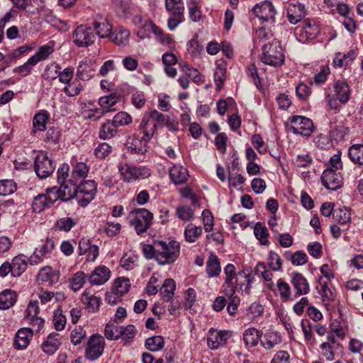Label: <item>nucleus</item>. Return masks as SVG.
I'll list each match as a JSON object with an SVG mask.
<instances>
[{"label": "nucleus", "mask_w": 363, "mask_h": 363, "mask_svg": "<svg viewBox=\"0 0 363 363\" xmlns=\"http://www.w3.org/2000/svg\"><path fill=\"white\" fill-rule=\"evenodd\" d=\"M335 221L340 225H345L350 222L351 216L350 211L345 208H338L333 213Z\"/></svg>", "instance_id": "52"}, {"label": "nucleus", "mask_w": 363, "mask_h": 363, "mask_svg": "<svg viewBox=\"0 0 363 363\" xmlns=\"http://www.w3.org/2000/svg\"><path fill=\"white\" fill-rule=\"evenodd\" d=\"M93 26L99 37L111 38L112 27L107 20L101 17L94 21Z\"/></svg>", "instance_id": "31"}, {"label": "nucleus", "mask_w": 363, "mask_h": 363, "mask_svg": "<svg viewBox=\"0 0 363 363\" xmlns=\"http://www.w3.org/2000/svg\"><path fill=\"white\" fill-rule=\"evenodd\" d=\"M33 333L29 328H24L18 330L15 335L13 346L17 350H23L28 347Z\"/></svg>", "instance_id": "20"}, {"label": "nucleus", "mask_w": 363, "mask_h": 363, "mask_svg": "<svg viewBox=\"0 0 363 363\" xmlns=\"http://www.w3.org/2000/svg\"><path fill=\"white\" fill-rule=\"evenodd\" d=\"M160 123L165 125L170 131H177L179 129V123L174 114L164 115L160 113Z\"/></svg>", "instance_id": "54"}, {"label": "nucleus", "mask_w": 363, "mask_h": 363, "mask_svg": "<svg viewBox=\"0 0 363 363\" xmlns=\"http://www.w3.org/2000/svg\"><path fill=\"white\" fill-rule=\"evenodd\" d=\"M79 255H86V261L94 262L99 255V247L91 245L90 240L83 238L79 242Z\"/></svg>", "instance_id": "17"}, {"label": "nucleus", "mask_w": 363, "mask_h": 363, "mask_svg": "<svg viewBox=\"0 0 363 363\" xmlns=\"http://www.w3.org/2000/svg\"><path fill=\"white\" fill-rule=\"evenodd\" d=\"M321 181L328 189L333 191L339 189L343 184V178L340 173L332 168H327L323 172Z\"/></svg>", "instance_id": "12"}, {"label": "nucleus", "mask_w": 363, "mask_h": 363, "mask_svg": "<svg viewBox=\"0 0 363 363\" xmlns=\"http://www.w3.org/2000/svg\"><path fill=\"white\" fill-rule=\"evenodd\" d=\"M254 234L257 240H259L260 243L263 245H268V230L267 228L260 223H256L254 228Z\"/></svg>", "instance_id": "56"}, {"label": "nucleus", "mask_w": 363, "mask_h": 363, "mask_svg": "<svg viewBox=\"0 0 363 363\" xmlns=\"http://www.w3.org/2000/svg\"><path fill=\"white\" fill-rule=\"evenodd\" d=\"M152 33L155 35L156 38H159L157 27L150 20H145L144 24L137 31V35L141 39L149 38Z\"/></svg>", "instance_id": "39"}, {"label": "nucleus", "mask_w": 363, "mask_h": 363, "mask_svg": "<svg viewBox=\"0 0 363 363\" xmlns=\"http://www.w3.org/2000/svg\"><path fill=\"white\" fill-rule=\"evenodd\" d=\"M262 335V332L255 328H249L243 333V340L247 347H254L261 340Z\"/></svg>", "instance_id": "28"}, {"label": "nucleus", "mask_w": 363, "mask_h": 363, "mask_svg": "<svg viewBox=\"0 0 363 363\" xmlns=\"http://www.w3.org/2000/svg\"><path fill=\"white\" fill-rule=\"evenodd\" d=\"M121 96L116 94H111L99 99V104L106 113L116 111L114 106L119 102Z\"/></svg>", "instance_id": "33"}, {"label": "nucleus", "mask_w": 363, "mask_h": 363, "mask_svg": "<svg viewBox=\"0 0 363 363\" xmlns=\"http://www.w3.org/2000/svg\"><path fill=\"white\" fill-rule=\"evenodd\" d=\"M54 52V48L52 45H45L40 46L37 52L30 57V62L35 63L36 65L41 61L47 60L49 56Z\"/></svg>", "instance_id": "43"}, {"label": "nucleus", "mask_w": 363, "mask_h": 363, "mask_svg": "<svg viewBox=\"0 0 363 363\" xmlns=\"http://www.w3.org/2000/svg\"><path fill=\"white\" fill-rule=\"evenodd\" d=\"M54 67L55 69V72L56 74L57 72H59L57 76L59 77V81L60 82L64 83V84H68L70 82V81L72 80V79L73 77V74H74L73 69H72L70 67H67L62 72H59V70L60 69V65H55L54 66Z\"/></svg>", "instance_id": "61"}, {"label": "nucleus", "mask_w": 363, "mask_h": 363, "mask_svg": "<svg viewBox=\"0 0 363 363\" xmlns=\"http://www.w3.org/2000/svg\"><path fill=\"white\" fill-rule=\"evenodd\" d=\"M117 133V128L113 123L108 120L106 123H103L100 131L99 138L104 140L112 138Z\"/></svg>", "instance_id": "48"}, {"label": "nucleus", "mask_w": 363, "mask_h": 363, "mask_svg": "<svg viewBox=\"0 0 363 363\" xmlns=\"http://www.w3.org/2000/svg\"><path fill=\"white\" fill-rule=\"evenodd\" d=\"M49 116L47 113H38L35 114L33 121L34 132L45 130Z\"/></svg>", "instance_id": "57"}, {"label": "nucleus", "mask_w": 363, "mask_h": 363, "mask_svg": "<svg viewBox=\"0 0 363 363\" xmlns=\"http://www.w3.org/2000/svg\"><path fill=\"white\" fill-rule=\"evenodd\" d=\"M165 6L171 14H184V7L182 0H166Z\"/></svg>", "instance_id": "59"}, {"label": "nucleus", "mask_w": 363, "mask_h": 363, "mask_svg": "<svg viewBox=\"0 0 363 363\" xmlns=\"http://www.w3.org/2000/svg\"><path fill=\"white\" fill-rule=\"evenodd\" d=\"M328 281L320 277L318 282L320 288V295L323 301H330L335 298V294L333 290L328 286Z\"/></svg>", "instance_id": "51"}, {"label": "nucleus", "mask_w": 363, "mask_h": 363, "mask_svg": "<svg viewBox=\"0 0 363 363\" xmlns=\"http://www.w3.org/2000/svg\"><path fill=\"white\" fill-rule=\"evenodd\" d=\"M202 234V228L200 226H196L192 223L187 225L184 230V237L186 241L189 242H196Z\"/></svg>", "instance_id": "44"}, {"label": "nucleus", "mask_w": 363, "mask_h": 363, "mask_svg": "<svg viewBox=\"0 0 363 363\" xmlns=\"http://www.w3.org/2000/svg\"><path fill=\"white\" fill-rule=\"evenodd\" d=\"M176 282L173 279H166L160 286V298L164 301H169L174 295Z\"/></svg>", "instance_id": "27"}, {"label": "nucleus", "mask_w": 363, "mask_h": 363, "mask_svg": "<svg viewBox=\"0 0 363 363\" xmlns=\"http://www.w3.org/2000/svg\"><path fill=\"white\" fill-rule=\"evenodd\" d=\"M82 302L86 306L89 311L96 312L99 308L101 298L86 290L82 294Z\"/></svg>", "instance_id": "34"}, {"label": "nucleus", "mask_w": 363, "mask_h": 363, "mask_svg": "<svg viewBox=\"0 0 363 363\" xmlns=\"http://www.w3.org/2000/svg\"><path fill=\"white\" fill-rule=\"evenodd\" d=\"M169 177L175 184H181L187 180L188 171L182 166L174 165L169 170Z\"/></svg>", "instance_id": "32"}, {"label": "nucleus", "mask_w": 363, "mask_h": 363, "mask_svg": "<svg viewBox=\"0 0 363 363\" xmlns=\"http://www.w3.org/2000/svg\"><path fill=\"white\" fill-rule=\"evenodd\" d=\"M231 337V333L227 330H218L211 328L206 337L207 346L211 350H217L225 345L228 340Z\"/></svg>", "instance_id": "10"}, {"label": "nucleus", "mask_w": 363, "mask_h": 363, "mask_svg": "<svg viewBox=\"0 0 363 363\" xmlns=\"http://www.w3.org/2000/svg\"><path fill=\"white\" fill-rule=\"evenodd\" d=\"M226 68L223 64H218L216 66L214 72V81L216 86V89L220 91L225 80Z\"/></svg>", "instance_id": "55"}, {"label": "nucleus", "mask_w": 363, "mask_h": 363, "mask_svg": "<svg viewBox=\"0 0 363 363\" xmlns=\"http://www.w3.org/2000/svg\"><path fill=\"white\" fill-rule=\"evenodd\" d=\"M136 333V329L134 325H129L125 328L120 327V337L124 343L130 342Z\"/></svg>", "instance_id": "62"}, {"label": "nucleus", "mask_w": 363, "mask_h": 363, "mask_svg": "<svg viewBox=\"0 0 363 363\" xmlns=\"http://www.w3.org/2000/svg\"><path fill=\"white\" fill-rule=\"evenodd\" d=\"M130 288V282L129 279L119 277L114 281L111 290L113 291V294L122 297L128 292Z\"/></svg>", "instance_id": "37"}, {"label": "nucleus", "mask_w": 363, "mask_h": 363, "mask_svg": "<svg viewBox=\"0 0 363 363\" xmlns=\"http://www.w3.org/2000/svg\"><path fill=\"white\" fill-rule=\"evenodd\" d=\"M110 277L111 271L107 267L99 266L90 274L89 281L92 285H102L110 279Z\"/></svg>", "instance_id": "18"}, {"label": "nucleus", "mask_w": 363, "mask_h": 363, "mask_svg": "<svg viewBox=\"0 0 363 363\" xmlns=\"http://www.w3.org/2000/svg\"><path fill=\"white\" fill-rule=\"evenodd\" d=\"M59 189L61 200L69 201L74 197L76 198L77 184L75 182H69L68 179L67 182L61 183Z\"/></svg>", "instance_id": "29"}, {"label": "nucleus", "mask_w": 363, "mask_h": 363, "mask_svg": "<svg viewBox=\"0 0 363 363\" xmlns=\"http://www.w3.org/2000/svg\"><path fill=\"white\" fill-rule=\"evenodd\" d=\"M94 74V69L91 61H82L79 63L77 70V77L83 81L89 80Z\"/></svg>", "instance_id": "35"}, {"label": "nucleus", "mask_w": 363, "mask_h": 363, "mask_svg": "<svg viewBox=\"0 0 363 363\" xmlns=\"http://www.w3.org/2000/svg\"><path fill=\"white\" fill-rule=\"evenodd\" d=\"M255 15L262 21L274 22L277 13L272 3L269 1H264L257 4L253 8Z\"/></svg>", "instance_id": "13"}, {"label": "nucleus", "mask_w": 363, "mask_h": 363, "mask_svg": "<svg viewBox=\"0 0 363 363\" xmlns=\"http://www.w3.org/2000/svg\"><path fill=\"white\" fill-rule=\"evenodd\" d=\"M60 337L57 333H52L47 340L42 344V349L44 352L51 355L53 354L60 345Z\"/></svg>", "instance_id": "26"}, {"label": "nucleus", "mask_w": 363, "mask_h": 363, "mask_svg": "<svg viewBox=\"0 0 363 363\" xmlns=\"http://www.w3.org/2000/svg\"><path fill=\"white\" fill-rule=\"evenodd\" d=\"M189 17L193 21H198L201 17L199 3L197 0H191L188 3Z\"/></svg>", "instance_id": "63"}, {"label": "nucleus", "mask_w": 363, "mask_h": 363, "mask_svg": "<svg viewBox=\"0 0 363 363\" xmlns=\"http://www.w3.org/2000/svg\"><path fill=\"white\" fill-rule=\"evenodd\" d=\"M284 257L291 262L293 265L301 266L308 262L307 255L301 251H296L294 253L286 251L284 254Z\"/></svg>", "instance_id": "42"}, {"label": "nucleus", "mask_w": 363, "mask_h": 363, "mask_svg": "<svg viewBox=\"0 0 363 363\" xmlns=\"http://www.w3.org/2000/svg\"><path fill=\"white\" fill-rule=\"evenodd\" d=\"M356 57V53L350 50L346 54L337 53L333 59V65L336 67H347L350 65Z\"/></svg>", "instance_id": "41"}, {"label": "nucleus", "mask_w": 363, "mask_h": 363, "mask_svg": "<svg viewBox=\"0 0 363 363\" xmlns=\"http://www.w3.org/2000/svg\"><path fill=\"white\" fill-rule=\"evenodd\" d=\"M128 219L137 234L142 235L152 225L153 214L146 208H138L129 213Z\"/></svg>", "instance_id": "3"}, {"label": "nucleus", "mask_w": 363, "mask_h": 363, "mask_svg": "<svg viewBox=\"0 0 363 363\" xmlns=\"http://www.w3.org/2000/svg\"><path fill=\"white\" fill-rule=\"evenodd\" d=\"M277 286L281 300L283 302L289 301L291 296V289L290 285L283 279H279L277 282Z\"/></svg>", "instance_id": "50"}, {"label": "nucleus", "mask_w": 363, "mask_h": 363, "mask_svg": "<svg viewBox=\"0 0 363 363\" xmlns=\"http://www.w3.org/2000/svg\"><path fill=\"white\" fill-rule=\"evenodd\" d=\"M223 294L229 299V303L227 306V311L230 315H234L237 311L238 307L240 304V298L235 295V293H232L228 290V288L223 289Z\"/></svg>", "instance_id": "45"}, {"label": "nucleus", "mask_w": 363, "mask_h": 363, "mask_svg": "<svg viewBox=\"0 0 363 363\" xmlns=\"http://www.w3.org/2000/svg\"><path fill=\"white\" fill-rule=\"evenodd\" d=\"M13 277H19L27 268L28 261L23 255L15 257L11 263Z\"/></svg>", "instance_id": "36"}, {"label": "nucleus", "mask_w": 363, "mask_h": 363, "mask_svg": "<svg viewBox=\"0 0 363 363\" xmlns=\"http://www.w3.org/2000/svg\"><path fill=\"white\" fill-rule=\"evenodd\" d=\"M17 189V184L13 179L0 180V196H6L14 193Z\"/></svg>", "instance_id": "53"}, {"label": "nucleus", "mask_w": 363, "mask_h": 363, "mask_svg": "<svg viewBox=\"0 0 363 363\" xmlns=\"http://www.w3.org/2000/svg\"><path fill=\"white\" fill-rule=\"evenodd\" d=\"M17 295L11 290H4L0 293V309L6 310L12 307L16 301Z\"/></svg>", "instance_id": "38"}, {"label": "nucleus", "mask_w": 363, "mask_h": 363, "mask_svg": "<svg viewBox=\"0 0 363 363\" xmlns=\"http://www.w3.org/2000/svg\"><path fill=\"white\" fill-rule=\"evenodd\" d=\"M289 121L291 123L289 129L294 134L308 137L313 132V123L308 118L293 116L289 118Z\"/></svg>", "instance_id": "6"}, {"label": "nucleus", "mask_w": 363, "mask_h": 363, "mask_svg": "<svg viewBox=\"0 0 363 363\" xmlns=\"http://www.w3.org/2000/svg\"><path fill=\"white\" fill-rule=\"evenodd\" d=\"M162 60L164 65V71L166 75L171 78L175 77L177 72L174 66L177 62V56L172 52H165L162 55Z\"/></svg>", "instance_id": "21"}, {"label": "nucleus", "mask_w": 363, "mask_h": 363, "mask_svg": "<svg viewBox=\"0 0 363 363\" xmlns=\"http://www.w3.org/2000/svg\"><path fill=\"white\" fill-rule=\"evenodd\" d=\"M111 121L118 128L120 126L130 124L132 122V117L128 113L121 111L115 115Z\"/></svg>", "instance_id": "60"}, {"label": "nucleus", "mask_w": 363, "mask_h": 363, "mask_svg": "<svg viewBox=\"0 0 363 363\" xmlns=\"http://www.w3.org/2000/svg\"><path fill=\"white\" fill-rule=\"evenodd\" d=\"M334 96L340 104H345L350 96V90L348 84L343 81H337L333 84Z\"/></svg>", "instance_id": "23"}, {"label": "nucleus", "mask_w": 363, "mask_h": 363, "mask_svg": "<svg viewBox=\"0 0 363 363\" xmlns=\"http://www.w3.org/2000/svg\"><path fill=\"white\" fill-rule=\"evenodd\" d=\"M262 62L274 67H281L285 60L283 48L279 40L272 42L262 46Z\"/></svg>", "instance_id": "2"}, {"label": "nucleus", "mask_w": 363, "mask_h": 363, "mask_svg": "<svg viewBox=\"0 0 363 363\" xmlns=\"http://www.w3.org/2000/svg\"><path fill=\"white\" fill-rule=\"evenodd\" d=\"M118 170L122 178L126 182L143 179L150 175V171L146 167H138L127 163L121 164Z\"/></svg>", "instance_id": "7"}, {"label": "nucleus", "mask_w": 363, "mask_h": 363, "mask_svg": "<svg viewBox=\"0 0 363 363\" xmlns=\"http://www.w3.org/2000/svg\"><path fill=\"white\" fill-rule=\"evenodd\" d=\"M158 125L159 112L157 110L145 113L140 124L144 136L141 138L135 135L130 136L125 143L128 150L131 153L144 154L147 151L146 143L157 133Z\"/></svg>", "instance_id": "1"}, {"label": "nucleus", "mask_w": 363, "mask_h": 363, "mask_svg": "<svg viewBox=\"0 0 363 363\" xmlns=\"http://www.w3.org/2000/svg\"><path fill=\"white\" fill-rule=\"evenodd\" d=\"M72 39L77 47H88L94 43L95 35L91 28L81 25L74 30Z\"/></svg>", "instance_id": "9"}, {"label": "nucleus", "mask_w": 363, "mask_h": 363, "mask_svg": "<svg viewBox=\"0 0 363 363\" xmlns=\"http://www.w3.org/2000/svg\"><path fill=\"white\" fill-rule=\"evenodd\" d=\"M130 32L122 28H118L114 33H111V40L118 45H125L128 43Z\"/></svg>", "instance_id": "47"}, {"label": "nucleus", "mask_w": 363, "mask_h": 363, "mask_svg": "<svg viewBox=\"0 0 363 363\" xmlns=\"http://www.w3.org/2000/svg\"><path fill=\"white\" fill-rule=\"evenodd\" d=\"M89 167L84 162L76 163L72 168L69 182H75L79 184L87 177Z\"/></svg>", "instance_id": "22"}, {"label": "nucleus", "mask_w": 363, "mask_h": 363, "mask_svg": "<svg viewBox=\"0 0 363 363\" xmlns=\"http://www.w3.org/2000/svg\"><path fill=\"white\" fill-rule=\"evenodd\" d=\"M319 33V28L314 20L306 19L302 26L296 28L298 40L302 42L314 39Z\"/></svg>", "instance_id": "14"}, {"label": "nucleus", "mask_w": 363, "mask_h": 363, "mask_svg": "<svg viewBox=\"0 0 363 363\" xmlns=\"http://www.w3.org/2000/svg\"><path fill=\"white\" fill-rule=\"evenodd\" d=\"M180 253V245L176 240L160 241V265L174 262Z\"/></svg>", "instance_id": "5"}, {"label": "nucleus", "mask_w": 363, "mask_h": 363, "mask_svg": "<svg viewBox=\"0 0 363 363\" xmlns=\"http://www.w3.org/2000/svg\"><path fill=\"white\" fill-rule=\"evenodd\" d=\"M281 336L275 331H267L261 339V345L265 350H272L281 342Z\"/></svg>", "instance_id": "24"}, {"label": "nucleus", "mask_w": 363, "mask_h": 363, "mask_svg": "<svg viewBox=\"0 0 363 363\" xmlns=\"http://www.w3.org/2000/svg\"><path fill=\"white\" fill-rule=\"evenodd\" d=\"M224 274L225 275L224 289L228 288L232 293H235L237 284L233 280L235 278L236 270L235 267L233 264H228L224 268Z\"/></svg>", "instance_id": "30"}, {"label": "nucleus", "mask_w": 363, "mask_h": 363, "mask_svg": "<svg viewBox=\"0 0 363 363\" xmlns=\"http://www.w3.org/2000/svg\"><path fill=\"white\" fill-rule=\"evenodd\" d=\"M86 275L84 272L75 273L69 281V286L74 291L80 290L85 284Z\"/></svg>", "instance_id": "58"}, {"label": "nucleus", "mask_w": 363, "mask_h": 363, "mask_svg": "<svg viewBox=\"0 0 363 363\" xmlns=\"http://www.w3.org/2000/svg\"><path fill=\"white\" fill-rule=\"evenodd\" d=\"M323 4L324 6L330 10L331 14L337 13L346 17L350 12V9L345 0H323Z\"/></svg>", "instance_id": "19"}, {"label": "nucleus", "mask_w": 363, "mask_h": 363, "mask_svg": "<svg viewBox=\"0 0 363 363\" xmlns=\"http://www.w3.org/2000/svg\"><path fill=\"white\" fill-rule=\"evenodd\" d=\"M50 206L51 204L44 194L36 196L32 203L33 211L35 213H41L45 208H50Z\"/></svg>", "instance_id": "49"}, {"label": "nucleus", "mask_w": 363, "mask_h": 363, "mask_svg": "<svg viewBox=\"0 0 363 363\" xmlns=\"http://www.w3.org/2000/svg\"><path fill=\"white\" fill-rule=\"evenodd\" d=\"M349 157L355 164L363 165V144H354L349 148Z\"/></svg>", "instance_id": "46"}, {"label": "nucleus", "mask_w": 363, "mask_h": 363, "mask_svg": "<svg viewBox=\"0 0 363 363\" xmlns=\"http://www.w3.org/2000/svg\"><path fill=\"white\" fill-rule=\"evenodd\" d=\"M34 167L37 175L45 179L53 173L55 163L45 153L41 152L35 157Z\"/></svg>", "instance_id": "8"}, {"label": "nucleus", "mask_w": 363, "mask_h": 363, "mask_svg": "<svg viewBox=\"0 0 363 363\" xmlns=\"http://www.w3.org/2000/svg\"><path fill=\"white\" fill-rule=\"evenodd\" d=\"M37 279L38 282L48 283L51 285L57 281V274L50 267H45L40 270L37 276Z\"/></svg>", "instance_id": "40"}, {"label": "nucleus", "mask_w": 363, "mask_h": 363, "mask_svg": "<svg viewBox=\"0 0 363 363\" xmlns=\"http://www.w3.org/2000/svg\"><path fill=\"white\" fill-rule=\"evenodd\" d=\"M105 341L101 335H92L86 347V357L91 361L97 359L103 353Z\"/></svg>", "instance_id": "11"}, {"label": "nucleus", "mask_w": 363, "mask_h": 363, "mask_svg": "<svg viewBox=\"0 0 363 363\" xmlns=\"http://www.w3.org/2000/svg\"><path fill=\"white\" fill-rule=\"evenodd\" d=\"M291 277V282L295 290L296 296H300L309 293V283L302 274L298 272H292Z\"/></svg>", "instance_id": "15"}, {"label": "nucleus", "mask_w": 363, "mask_h": 363, "mask_svg": "<svg viewBox=\"0 0 363 363\" xmlns=\"http://www.w3.org/2000/svg\"><path fill=\"white\" fill-rule=\"evenodd\" d=\"M104 333L105 337L108 340L118 339L120 337V327L110 322L106 325Z\"/></svg>", "instance_id": "64"}, {"label": "nucleus", "mask_w": 363, "mask_h": 363, "mask_svg": "<svg viewBox=\"0 0 363 363\" xmlns=\"http://www.w3.org/2000/svg\"><path fill=\"white\" fill-rule=\"evenodd\" d=\"M96 193V184L94 180H86L77 184L76 199L79 206L86 207Z\"/></svg>", "instance_id": "4"}, {"label": "nucleus", "mask_w": 363, "mask_h": 363, "mask_svg": "<svg viewBox=\"0 0 363 363\" xmlns=\"http://www.w3.org/2000/svg\"><path fill=\"white\" fill-rule=\"evenodd\" d=\"M306 8L301 3H290L287 6L286 16L291 24L300 22L306 16Z\"/></svg>", "instance_id": "16"}, {"label": "nucleus", "mask_w": 363, "mask_h": 363, "mask_svg": "<svg viewBox=\"0 0 363 363\" xmlns=\"http://www.w3.org/2000/svg\"><path fill=\"white\" fill-rule=\"evenodd\" d=\"M206 272L208 277L213 278L220 275L221 267L218 256L211 253L206 262Z\"/></svg>", "instance_id": "25"}]
</instances>
